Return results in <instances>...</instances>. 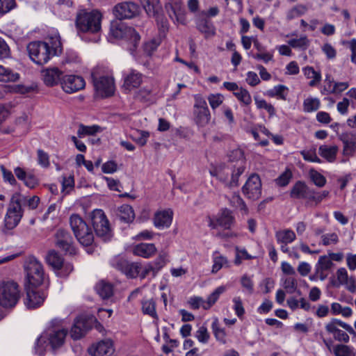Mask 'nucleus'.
<instances>
[{"instance_id":"nucleus-62","label":"nucleus","mask_w":356,"mask_h":356,"mask_svg":"<svg viewBox=\"0 0 356 356\" xmlns=\"http://www.w3.org/2000/svg\"><path fill=\"white\" fill-rule=\"evenodd\" d=\"M136 134L138 136L134 138V140L140 146L145 145L150 136L149 132L144 130H136Z\"/></svg>"},{"instance_id":"nucleus-29","label":"nucleus","mask_w":356,"mask_h":356,"mask_svg":"<svg viewBox=\"0 0 356 356\" xmlns=\"http://www.w3.org/2000/svg\"><path fill=\"white\" fill-rule=\"evenodd\" d=\"M143 82V74L135 70H131L124 79V87L131 90V89L138 88Z\"/></svg>"},{"instance_id":"nucleus-49","label":"nucleus","mask_w":356,"mask_h":356,"mask_svg":"<svg viewBox=\"0 0 356 356\" xmlns=\"http://www.w3.org/2000/svg\"><path fill=\"white\" fill-rule=\"evenodd\" d=\"M254 99L256 106L258 109H265L270 117H273L275 115V108L271 104H269L265 99H260L257 97H254Z\"/></svg>"},{"instance_id":"nucleus-38","label":"nucleus","mask_w":356,"mask_h":356,"mask_svg":"<svg viewBox=\"0 0 356 356\" xmlns=\"http://www.w3.org/2000/svg\"><path fill=\"white\" fill-rule=\"evenodd\" d=\"M118 216L124 222H130L135 218L134 211L132 207L128 204H123L118 208Z\"/></svg>"},{"instance_id":"nucleus-16","label":"nucleus","mask_w":356,"mask_h":356,"mask_svg":"<svg viewBox=\"0 0 356 356\" xmlns=\"http://www.w3.org/2000/svg\"><path fill=\"white\" fill-rule=\"evenodd\" d=\"M243 194L249 199L257 200L261 195V183L257 175H252L242 188Z\"/></svg>"},{"instance_id":"nucleus-21","label":"nucleus","mask_w":356,"mask_h":356,"mask_svg":"<svg viewBox=\"0 0 356 356\" xmlns=\"http://www.w3.org/2000/svg\"><path fill=\"white\" fill-rule=\"evenodd\" d=\"M91 356H109L114 352L113 343L111 339H104L92 344L88 348Z\"/></svg>"},{"instance_id":"nucleus-44","label":"nucleus","mask_w":356,"mask_h":356,"mask_svg":"<svg viewBox=\"0 0 356 356\" xmlns=\"http://www.w3.org/2000/svg\"><path fill=\"white\" fill-rule=\"evenodd\" d=\"M288 44L292 48L305 50L309 47L310 41L306 35H302L299 38L289 40Z\"/></svg>"},{"instance_id":"nucleus-15","label":"nucleus","mask_w":356,"mask_h":356,"mask_svg":"<svg viewBox=\"0 0 356 356\" xmlns=\"http://www.w3.org/2000/svg\"><path fill=\"white\" fill-rule=\"evenodd\" d=\"M55 242L56 246L70 254H76V248L70 234L63 229H59L55 234Z\"/></svg>"},{"instance_id":"nucleus-22","label":"nucleus","mask_w":356,"mask_h":356,"mask_svg":"<svg viewBox=\"0 0 356 356\" xmlns=\"http://www.w3.org/2000/svg\"><path fill=\"white\" fill-rule=\"evenodd\" d=\"M172 218L173 211L171 209L158 211L154 216V225L159 229L168 228L172 224Z\"/></svg>"},{"instance_id":"nucleus-34","label":"nucleus","mask_w":356,"mask_h":356,"mask_svg":"<svg viewBox=\"0 0 356 356\" xmlns=\"http://www.w3.org/2000/svg\"><path fill=\"white\" fill-rule=\"evenodd\" d=\"M275 238L278 243H291L296 238L295 232L290 229L277 231Z\"/></svg>"},{"instance_id":"nucleus-7","label":"nucleus","mask_w":356,"mask_h":356,"mask_svg":"<svg viewBox=\"0 0 356 356\" xmlns=\"http://www.w3.org/2000/svg\"><path fill=\"white\" fill-rule=\"evenodd\" d=\"M70 224L77 241L84 246L90 245L94 241V235L88 224L77 214L70 218Z\"/></svg>"},{"instance_id":"nucleus-46","label":"nucleus","mask_w":356,"mask_h":356,"mask_svg":"<svg viewBox=\"0 0 356 356\" xmlns=\"http://www.w3.org/2000/svg\"><path fill=\"white\" fill-rule=\"evenodd\" d=\"M46 259L50 266L57 270L62 266L63 262V259L54 250L48 253Z\"/></svg>"},{"instance_id":"nucleus-19","label":"nucleus","mask_w":356,"mask_h":356,"mask_svg":"<svg viewBox=\"0 0 356 356\" xmlns=\"http://www.w3.org/2000/svg\"><path fill=\"white\" fill-rule=\"evenodd\" d=\"M63 90L67 93H74L84 88L86 83L84 79L79 76L66 75L60 81Z\"/></svg>"},{"instance_id":"nucleus-26","label":"nucleus","mask_w":356,"mask_h":356,"mask_svg":"<svg viewBox=\"0 0 356 356\" xmlns=\"http://www.w3.org/2000/svg\"><path fill=\"white\" fill-rule=\"evenodd\" d=\"M343 143L342 154L346 157L353 156L356 152V134L348 133L341 136Z\"/></svg>"},{"instance_id":"nucleus-4","label":"nucleus","mask_w":356,"mask_h":356,"mask_svg":"<svg viewBox=\"0 0 356 356\" xmlns=\"http://www.w3.org/2000/svg\"><path fill=\"white\" fill-rule=\"evenodd\" d=\"M25 286L38 288L47 279L42 264L35 257H29L24 265Z\"/></svg>"},{"instance_id":"nucleus-23","label":"nucleus","mask_w":356,"mask_h":356,"mask_svg":"<svg viewBox=\"0 0 356 356\" xmlns=\"http://www.w3.org/2000/svg\"><path fill=\"white\" fill-rule=\"evenodd\" d=\"M91 327L89 321L83 316L78 317L72 327L70 335L71 337L77 340L85 335L86 332Z\"/></svg>"},{"instance_id":"nucleus-35","label":"nucleus","mask_w":356,"mask_h":356,"mask_svg":"<svg viewBox=\"0 0 356 356\" xmlns=\"http://www.w3.org/2000/svg\"><path fill=\"white\" fill-rule=\"evenodd\" d=\"M304 75L311 79L309 82V86L311 87L316 86L321 81V74L320 72L316 71L314 67L307 66L302 69Z\"/></svg>"},{"instance_id":"nucleus-39","label":"nucleus","mask_w":356,"mask_h":356,"mask_svg":"<svg viewBox=\"0 0 356 356\" xmlns=\"http://www.w3.org/2000/svg\"><path fill=\"white\" fill-rule=\"evenodd\" d=\"M335 356H355L356 351L354 348L345 344H337L332 348Z\"/></svg>"},{"instance_id":"nucleus-63","label":"nucleus","mask_w":356,"mask_h":356,"mask_svg":"<svg viewBox=\"0 0 356 356\" xmlns=\"http://www.w3.org/2000/svg\"><path fill=\"white\" fill-rule=\"evenodd\" d=\"M10 56L11 51L8 44L0 37V60L9 58Z\"/></svg>"},{"instance_id":"nucleus-41","label":"nucleus","mask_w":356,"mask_h":356,"mask_svg":"<svg viewBox=\"0 0 356 356\" xmlns=\"http://www.w3.org/2000/svg\"><path fill=\"white\" fill-rule=\"evenodd\" d=\"M232 171L230 166L219 167L214 171H211L210 174L212 176L216 177L220 181L229 185V177Z\"/></svg>"},{"instance_id":"nucleus-28","label":"nucleus","mask_w":356,"mask_h":356,"mask_svg":"<svg viewBox=\"0 0 356 356\" xmlns=\"http://www.w3.org/2000/svg\"><path fill=\"white\" fill-rule=\"evenodd\" d=\"M157 252V249L154 243H140L133 248L134 255L145 259L153 257Z\"/></svg>"},{"instance_id":"nucleus-51","label":"nucleus","mask_w":356,"mask_h":356,"mask_svg":"<svg viewBox=\"0 0 356 356\" xmlns=\"http://www.w3.org/2000/svg\"><path fill=\"white\" fill-rule=\"evenodd\" d=\"M136 97L139 100L148 102L152 100V86H145L140 88L136 95Z\"/></svg>"},{"instance_id":"nucleus-2","label":"nucleus","mask_w":356,"mask_h":356,"mask_svg":"<svg viewBox=\"0 0 356 356\" xmlns=\"http://www.w3.org/2000/svg\"><path fill=\"white\" fill-rule=\"evenodd\" d=\"M67 330L58 326H51L38 338L34 350L38 356L44 355L46 348L49 345L53 350L60 348L65 343Z\"/></svg>"},{"instance_id":"nucleus-58","label":"nucleus","mask_w":356,"mask_h":356,"mask_svg":"<svg viewBox=\"0 0 356 356\" xmlns=\"http://www.w3.org/2000/svg\"><path fill=\"white\" fill-rule=\"evenodd\" d=\"M241 284L244 291L248 294H252L254 291V282L252 278L247 275L242 276L241 279Z\"/></svg>"},{"instance_id":"nucleus-5","label":"nucleus","mask_w":356,"mask_h":356,"mask_svg":"<svg viewBox=\"0 0 356 356\" xmlns=\"http://www.w3.org/2000/svg\"><path fill=\"white\" fill-rule=\"evenodd\" d=\"M91 78L97 95L101 97H108L115 92L114 79L104 68L97 67L91 73Z\"/></svg>"},{"instance_id":"nucleus-3","label":"nucleus","mask_w":356,"mask_h":356,"mask_svg":"<svg viewBox=\"0 0 356 356\" xmlns=\"http://www.w3.org/2000/svg\"><path fill=\"white\" fill-rule=\"evenodd\" d=\"M102 13L94 10H80L76 17V27L79 33L98 34L102 29Z\"/></svg>"},{"instance_id":"nucleus-56","label":"nucleus","mask_w":356,"mask_h":356,"mask_svg":"<svg viewBox=\"0 0 356 356\" xmlns=\"http://www.w3.org/2000/svg\"><path fill=\"white\" fill-rule=\"evenodd\" d=\"M300 154L303 157L304 160L312 162L321 163L322 161L319 159L316 154V149H310L307 150H302L300 152Z\"/></svg>"},{"instance_id":"nucleus-64","label":"nucleus","mask_w":356,"mask_h":356,"mask_svg":"<svg viewBox=\"0 0 356 356\" xmlns=\"http://www.w3.org/2000/svg\"><path fill=\"white\" fill-rule=\"evenodd\" d=\"M15 6V0H0V15L10 12Z\"/></svg>"},{"instance_id":"nucleus-12","label":"nucleus","mask_w":356,"mask_h":356,"mask_svg":"<svg viewBox=\"0 0 356 356\" xmlns=\"http://www.w3.org/2000/svg\"><path fill=\"white\" fill-rule=\"evenodd\" d=\"M111 264L113 268L120 270L129 278L138 277L141 268V264L140 263L129 262L121 256L115 257L111 261Z\"/></svg>"},{"instance_id":"nucleus-36","label":"nucleus","mask_w":356,"mask_h":356,"mask_svg":"<svg viewBox=\"0 0 356 356\" xmlns=\"http://www.w3.org/2000/svg\"><path fill=\"white\" fill-rule=\"evenodd\" d=\"M95 290L100 297L103 299L110 298L113 293V285L111 283L104 280L99 282L95 286Z\"/></svg>"},{"instance_id":"nucleus-18","label":"nucleus","mask_w":356,"mask_h":356,"mask_svg":"<svg viewBox=\"0 0 356 356\" xmlns=\"http://www.w3.org/2000/svg\"><path fill=\"white\" fill-rule=\"evenodd\" d=\"M232 154L238 158L235 165H232V171L230 173L231 179L229 182V186H236L238 185V177L243 173L245 170V161L243 154L241 149H235L232 152Z\"/></svg>"},{"instance_id":"nucleus-24","label":"nucleus","mask_w":356,"mask_h":356,"mask_svg":"<svg viewBox=\"0 0 356 356\" xmlns=\"http://www.w3.org/2000/svg\"><path fill=\"white\" fill-rule=\"evenodd\" d=\"M234 218L232 215V212L227 209H222L216 220L210 218L209 227L216 229L218 226L224 227L225 229H229L233 225Z\"/></svg>"},{"instance_id":"nucleus-27","label":"nucleus","mask_w":356,"mask_h":356,"mask_svg":"<svg viewBox=\"0 0 356 356\" xmlns=\"http://www.w3.org/2000/svg\"><path fill=\"white\" fill-rule=\"evenodd\" d=\"M42 79L47 86H54L61 81L62 72L57 67H49L42 71Z\"/></svg>"},{"instance_id":"nucleus-25","label":"nucleus","mask_w":356,"mask_h":356,"mask_svg":"<svg viewBox=\"0 0 356 356\" xmlns=\"http://www.w3.org/2000/svg\"><path fill=\"white\" fill-rule=\"evenodd\" d=\"M312 189L302 181H296L290 191V197L293 199H304L309 201Z\"/></svg>"},{"instance_id":"nucleus-55","label":"nucleus","mask_w":356,"mask_h":356,"mask_svg":"<svg viewBox=\"0 0 356 356\" xmlns=\"http://www.w3.org/2000/svg\"><path fill=\"white\" fill-rule=\"evenodd\" d=\"M337 275V281H333L332 282V285L335 287H339L341 285H343L350 277L348 276V271L345 268H339L336 273Z\"/></svg>"},{"instance_id":"nucleus-33","label":"nucleus","mask_w":356,"mask_h":356,"mask_svg":"<svg viewBox=\"0 0 356 356\" xmlns=\"http://www.w3.org/2000/svg\"><path fill=\"white\" fill-rule=\"evenodd\" d=\"M19 73L13 71L12 69L0 65V81L2 82H15L19 79Z\"/></svg>"},{"instance_id":"nucleus-37","label":"nucleus","mask_w":356,"mask_h":356,"mask_svg":"<svg viewBox=\"0 0 356 356\" xmlns=\"http://www.w3.org/2000/svg\"><path fill=\"white\" fill-rule=\"evenodd\" d=\"M149 16H154L161 10L159 0H138Z\"/></svg>"},{"instance_id":"nucleus-14","label":"nucleus","mask_w":356,"mask_h":356,"mask_svg":"<svg viewBox=\"0 0 356 356\" xmlns=\"http://www.w3.org/2000/svg\"><path fill=\"white\" fill-rule=\"evenodd\" d=\"M113 12L115 16L120 19H131L139 14L140 7L133 1H123L116 4Z\"/></svg>"},{"instance_id":"nucleus-10","label":"nucleus","mask_w":356,"mask_h":356,"mask_svg":"<svg viewBox=\"0 0 356 356\" xmlns=\"http://www.w3.org/2000/svg\"><path fill=\"white\" fill-rule=\"evenodd\" d=\"M110 34L116 39H124L129 41L134 49H130L131 54L134 49L138 46L140 37L136 30L124 24L112 25L110 29Z\"/></svg>"},{"instance_id":"nucleus-8","label":"nucleus","mask_w":356,"mask_h":356,"mask_svg":"<svg viewBox=\"0 0 356 356\" xmlns=\"http://www.w3.org/2000/svg\"><path fill=\"white\" fill-rule=\"evenodd\" d=\"M193 97V121L198 127L202 128L209 124L211 119V112L206 99L201 95H195Z\"/></svg>"},{"instance_id":"nucleus-30","label":"nucleus","mask_w":356,"mask_h":356,"mask_svg":"<svg viewBox=\"0 0 356 356\" xmlns=\"http://www.w3.org/2000/svg\"><path fill=\"white\" fill-rule=\"evenodd\" d=\"M141 309L145 315H147L154 319L156 323L159 321V316L156 312V301L153 298L143 299L141 300Z\"/></svg>"},{"instance_id":"nucleus-9","label":"nucleus","mask_w":356,"mask_h":356,"mask_svg":"<svg viewBox=\"0 0 356 356\" xmlns=\"http://www.w3.org/2000/svg\"><path fill=\"white\" fill-rule=\"evenodd\" d=\"M20 298L19 285L13 281L0 284V305L5 308L15 307Z\"/></svg>"},{"instance_id":"nucleus-45","label":"nucleus","mask_w":356,"mask_h":356,"mask_svg":"<svg viewBox=\"0 0 356 356\" xmlns=\"http://www.w3.org/2000/svg\"><path fill=\"white\" fill-rule=\"evenodd\" d=\"M211 328L216 340L221 342L222 343H225L226 333L225 330L220 327L218 318H215L212 322Z\"/></svg>"},{"instance_id":"nucleus-6","label":"nucleus","mask_w":356,"mask_h":356,"mask_svg":"<svg viewBox=\"0 0 356 356\" xmlns=\"http://www.w3.org/2000/svg\"><path fill=\"white\" fill-rule=\"evenodd\" d=\"M24 200L25 197L19 193H16L12 195L4 218L7 229H12L19 223L24 214L22 205Z\"/></svg>"},{"instance_id":"nucleus-20","label":"nucleus","mask_w":356,"mask_h":356,"mask_svg":"<svg viewBox=\"0 0 356 356\" xmlns=\"http://www.w3.org/2000/svg\"><path fill=\"white\" fill-rule=\"evenodd\" d=\"M25 289L26 291L25 305L29 309H35L41 306L45 299L44 293L38 290V288H32L29 286H25Z\"/></svg>"},{"instance_id":"nucleus-52","label":"nucleus","mask_w":356,"mask_h":356,"mask_svg":"<svg viewBox=\"0 0 356 356\" xmlns=\"http://www.w3.org/2000/svg\"><path fill=\"white\" fill-rule=\"evenodd\" d=\"M224 99V96L220 93H211L207 97V100L213 111H215L222 104Z\"/></svg>"},{"instance_id":"nucleus-47","label":"nucleus","mask_w":356,"mask_h":356,"mask_svg":"<svg viewBox=\"0 0 356 356\" xmlns=\"http://www.w3.org/2000/svg\"><path fill=\"white\" fill-rule=\"evenodd\" d=\"M289 88L284 85L275 86L268 92L270 97H275L278 99L285 101L288 95Z\"/></svg>"},{"instance_id":"nucleus-60","label":"nucleus","mask_w":356,"mask_h":356,"mask_svg":"<svg viewBox=\"0 0 356 356\" xmlns=\"http://www.w3.org/2000/svg\"><path fill=\"white\" fill-rule=\"evenodd\" d=\"M195 337L197 339L199 342L202 343H207L209 341L210 335L205 326H201L196 331Z\"/></svg>"},{"instance_id":"nucleus-54","label":"nucleus","mask_w":356,"mask_h":356,"mask_svg":"<svg viewBox=\"0 0 356 356\" xmlns=\"http://www.w3.org/2000/svg\"><path fill=\"white\" fill-rule=\"evenodd\" d=\"M309 177L312 181L318 187H323L326 184L325 177L314 169H311L309 172Z\"/></svg>"},{"instance_id":"nucleus-57","label":"nucleus","mask_w":356,"mask_h":356,"mask_svg":"<svg viewBox=\"0 0 356 356\" xmlns=\"http://www.w3.org/2000/svg\"><path fill=\"white\" fill-rule=\"evenodd\" d=\"M230 204L233 207L243 211L245 213H247L248 211V209L244 201L238 194L232 195V197L230 198Z\"/></svg>"},{"instance_id":"nucleus-1","label":"nucleus","mask_w":356,"mask_h":356,"mask_svg":"<svg viewBox=\"0 0 356 356\" xmlns=\"http://www.w3.org/2000/svg\"><path fill=\"white\" fill-rule=\"evenodd\" d=\"M47 40L48 42L33 41L27 45L31 60L38 65L46 64L53 56L62 52V42L57 30H51Z\"/></svg>"},{"instance_id":"nucleus-17","label":"nucleus","mask_w":356,"mask_h":356,"mask_svg":"<svg viewBox=\"0 0 356 356\" xmlns=\"http://www.w3.org/2000/svg\"><path fill=\"white\" fill-rule=\"evenodd\" d=\"M165 9L170 19L182 24L186 23L185 10L181 0L165 3Z\"/></svg>"},{"instance_id":"nucleus-32","label":"nucleus","mask_w":356,"mask_h":356,"mask_svg":"<svg viewBox=\"0 0 356 356\" xmlns=\"http://www.w3.org/2000/svg\"><path fill=\"white\" fill-rule=\"evenodd\" d=\"M213 266L211 273H217L222 268L229 267V261L227 258L222 255L218 251L213 252L212 254Z\"/></svg>"},{"instance_id":"nucleus-31","label":"nucleus","mask_w":356,"mask_h":356,"mask_svg":"<svg viewBox=\"0 0 356 356\" xmlns=\"http://www.w3.org/2000/svg\"><path fill=\"white\" fill-rule=\"evenodd\" d=\"M339 147L337 145H321L318 148L319 154L327 162L333 163L335 161Z\"/></svg>"},{"instance_id":"nucleus-42","label":"nucleus","mask_w":356,"mask_h":356,"mask_svg":"<svg viewBox=\"0 0 356 356\" xmlns=\"http://www.w3.org/2000/svg\"><path fill=\"white\" fill-rule=\"evenodd\" d=\"M303 111L305 113L316 111L321 106V101L317 97H309L303 101Z\"/></svg>"},{"instance_id":"nucleus-13","label":"nucleus","mask_w":356,"mask_h":356,"mask_svg":"<svg viewBox=\"0 0 356 356\" xmlns=\"http://www.w3.org/2000/svg\"><path fill=\"white\" fill-rule=\"evenodd\" d=\"M92 224L96 234L100 237H108L111 232L109 222L102 209H95L91 214Z\"/></svg>"},{"instance_id":"nucleus-50","label":"nucleus","mask_w":356,"mask_h":356,"mask_svg":"<svg viewBox=\"0 0 356 356\" xmlns=\"http://www.w3.org/2000/svg\"><path fill=\"white\" fill-rule=\"evenodd\" d=\"M234 95L245 106H249L252 103L251 95L245 88H241L238 91L234 92Z\"/></svg>"},{"instance_id":"nucleus-53","label":"nucleus","mask_w":356,"mask_h":356,"mask_svg":"<svg viewBox=\"0 0 356 356\" xmlns=\"http://www.w3.org/2000/svg\"><path fill=\"white\" fill-rule=\"evenodd\" d=\"M100 131V127L97 125L85 126L80 124L77 131V135L79 138H82L87 135H94Z\"/></svg>"},{"instance_id":"nucleus-48","label":"nucleus","mask_w":356,"mask_h":356,"mask_svg":"<svg viewBox=\"0 0 356 356\" xmlns=\"http://www.w3.org/2000/svg\"><path fill=\"white\" fill-rule=\"evenodd\" d=\"M157 274V268H154L151 262H148L145 265H141V268L138 276L140 279L143 280L149 276L154 277Z\"/></svg>"},{"instance_id":"nucleus-43","label":"nucleus","mask_w":356,"mask_h":356,"mask_svg":"<svg viewBox=\"0 0 356 356\" xmlns=\"http://www.w3.org/2000/svg\"><path fill=\"white\" fill-rule=\"evenodd\" d=\"M197 29L204 33L206 37L213 36L215 34V29L211 22L207 19H201L197 23Z\"/></svg>"},{"instance_id":"nucleus-59","label":"nucleus","mask_w":356,"mask_h":356,"mask_svg":"<svg viewBox=\"0 0 356 356\" xmlns=\"http://www.w3.org/2000/svg\"><path fill=\"white\" fill-rule=\"evenodd\" d=\"M321 241L323 245H334L339 242V236L336 233H327L321 236Z\"/></svg>"},{"instance_id":"nucleus-61","label":"nucleus","mask_w":356,"mask_h":356,"mask_svg":"<svg viewBox=\"0 0 356 356\" xmlns=\"http://www.w3.org/2000/svg\"><path fill=\"white\" fill-rule=\"evenodd\" d=\"M234 305L233 309L235 314L239 318H242L245 314V309L243 307V302L240 297H234L232 300Z\"/></svg>"},{"instance_id":"nucleus-40","label":"nucleus","mask_w":356,"mask_h":356,"mask_svg":"<svg viewBox=\"0 0 356 356\" xmlns=\"http://www.w3.org/2000/svg\"><path fill=\"white\" fill-rule=\"evenodd\" d=\"M226 291L225 286H220L217 287L213 293H211L205 300L204 305V309H209L211 308L218 300L220 296Z\"/></svg>"},{"instance_id":"nucleus-11","label":"nucleus","mask_w":356,"mask_h":356,"mask_svg":"<svg viewBox=\"0 0 356 356\" xmlns=\"http://www.w3.org/2000/svg\"><path fill=\"white\" fill-rule=\"evenodd\" d=\"M337 326H340L346 330L350 334L355 335L356 333L351 325L337 318H333L327 323L325 328L327 333L333 334L335 340L348 343L350 340L348 334L344 331L339 329Z\"/></svg>"}]
</instances>
